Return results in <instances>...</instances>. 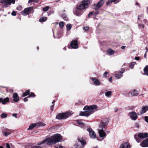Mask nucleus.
<instances>
[{
	"label": "nucleus",
	"mask_w": 148,
	"mask_h": 148,
	"mask_svg": "<svg viewBox=\"0 0 148 148\" xmlns=\"http://www.w3.org/2000/svg\"><path fill=\"white\" fill-rule=\"evenodd\" d=\"M62 137L59 134H56L44 140L42 142H38L37 144L40 145L45 143L48 145H53L60 141Z\"/></svg>",
	"instance_id": "f257e3e1"
},
{
	"label": "nucleus",
	"mask_w": 148,
	"mask_h": 148,
	"mask_svg": "<svg viewBox=\"0 0 148 148\" xmlns=\"http://www.w3.org/2000/svg\"><path fill=\"white\" fill-rule=\"evenodd\" d=\"M89 1L88 0L84 1L82 3L78 5L77 8L73 12L74 14L77 16H81L83 13L82 10L88 8Z\"/></svg>",
	"instance_id": "f03ea898"
},
{
	"label": "nucleus",
	"mask_w": 148,
	"mask_h": 148,
	"mask_svg": "<svg viewBox=\"0 0 148 148\" xmlns=\"http://www.w3.org/2000/svg\"><path fill=\"white\" fill-rule=\"evenodd\" d=\"M97 106L95 105L86 106L84 108V110L85 111L84 112H81L79 115L80 116H88L92 114L94 110L97 109Z\"/></svg>",
	"instance_id": "7ed1b4c3"
},
{
	"label": "nucleus",
	"mask_w": 148,
	"mask_h": 148,
	"mask_svg": "<svg viewBox=\"0 0 148 148\" xmlns=\"http://www.w3.org/2000/svg\"><path fill=\"white\" fill-rule=\"evenodd\" d=\"M70 112H67L64 113H60L57 114L56 118L58 119H66L71 115Z\"/></svg>",
	"instance_id": "20e7f679"
},
{
	"label": "nucleus",
	"mask_w": 148,
	"mask_h": 148,
	"mask_svg": "<svg viewBox=\"0 0 148 148\" xmlns=\"http://www.w3.org/2000/svg\"><path fill=\"white\" fill-rule=\"evenodd\" d=\"M15 1V0H1L0 3L2 4L4 7L7 8L11 3L14 4Z\"/></svg>",
	"instance_id": "39448f33"
},
{
	"label": "nucleus",
	"mask_w": 148,
	"mask_h": 148,
	"mask_svg": "<svg viewBox=\"0 0 148 148\" xmlns=\"http://www.w3.org/2000/svg\"><path fill=\"white\" fill-rule=\"evenodd\" d=\"M33 8L32 7H29L25 8L21 12V13L24 16H26L30 13Z\"/></svg>",
	"instance_id": "423d86ee"
},
{
	"label": "nucleus",
	"mask_w": 148,
	"mask_h": 148,
	"mask_svg": "<svg viewBox=\"0 0 148 148\" xmlns=\"http://www.w3.org/2000/svg\"><path fill=\"white\" fill-rule=\"evenodd\" d=\"M105 0H100L97 4L94 5L93 8L95 10H98L102 6Z\"/></svg>",
	"instance_id": "0eeeda50"
},
{
	"label": "nucleus",
	"mask_w": 148,
	"mask_h": 148,
	"mask_svg": "<svg viewBox=\"0 0 148 148\" xmlns=\"http://www.w3.org/2000/svg\"><path fill=\"white\" fill-rule=\"evenodd\" d=\"M13 131L11 130H10L7 128H5L2 130V134L5 137L8 136L9 135L11 134Z\"/></svg>",
	"instance_id": "6e6552de"
},
{
	"label": "nucleus",
	"mask_w": 148,
	"mask_h": 148,
	"mask_svg": "<svg viewBox=\"0 0 148 148\" xmlns=\"http://www.w3.org/2000/svg\"><path fill=\"white\" fill-rule=\"evenodd\" d=\"M108 121H103L101 122L99 125V128L98 129H103L108 124Z\"/></svg>",
	"instance_id": "1a4fd4ad"
},
{
	"label": "nucleus",
	"mask_w": 148,
	"mask_h": 148,
	"mask_svg": "<svg viewBox=\"0 0 148 148\" xmlns=\"http://www.w3.org/2000/svg\"><path fill=\"white\" fill-rule=\"evenodd\" d=\"M130 116L132 120L135 121L137 119L138 116L137 114L134 112L132 111L129 113Z\"/></svg>",
	"instance_id": "9d476101"
},
{
	"label": "nucleus",
	"mask_w": 148,
	"mask_h": 148,
	"mask_svg": "<svg viewBox=\"0 0 148 148\" xmlns=\"http://www.w3.org/2000/svg\"><path fill=\"white\" fill-rule=\"evenodd\" d=\"M87 130L89 132V135L91 138H96V135L95 133L91 128H88Z\"/></svg>",
	"instance_id": "9b49d317"
},
{
	"label": "nucleus",
	"mask_w": 148,
	"mask_h": 148,
	"mask_svg": "<svg viewBox=\"0 0 148 148\" xmlns=\"http://www.w3.org/2000/svg\"><path fill=\"white\" fill-rule=\"evenodd\" d=\"M98 133L99 135V136L101 138H102L103 139L106 136V134L104 130L102 129H98Z\"/></svg>",
	"instance_id": "f8f14e48"
},
{
	"label": "nucleus",
	"mask_w": 148,
	"mask_h": 148,
	"mask_svg": "<svg viewBox=\"0 0 148 148\" xmlns=\"http://www.w3.org/2000/svg\"><path fill=\"white\" fill-rule=\"evenodd\" d=\"M71 47L74 49L78 48L77 41L76 40H73L71 42Z\"/></svg>",
	"instance_id": "ddd939ff"
},
{
	"label": "nucleus",
	"mask_w": 148,
	"mask_h": 148,
	"mask_svg": "<svg viewBox=\"0 0 148 148\" xmlns=\"http://www.w3.org/2000/svg\"><path fill=\"white\" fill-rule=\"evenodd\" d=\"M140 145L142 147H148V138L143 141L140 143Z\"/></svg>",
	"instance_id": "4468645a"
},
{
	"label": "nucleus",
	"mask_w": 148,
	"mask_h": 148,
	"mask_svg": "<svg viewBox=\"0 0 148 148\" xmlns=\"http://www.w3.org/2000/svg\"><path fill=\"white\" fill-rule=\"evenodd\" d=\"M90 79L92 81L94 84L96 86H98L100 85L101 82L98 79L93 77H91Z\"/></svg>",
	"instance_id": "2eb2a0df"
},
{
	"label": "nucleus",
	"mask_w": 148,
	"mask_h": 148,
	"mask_svg": "<svg viewBox=\"0 0 148 148\" xmlns=\"http://www.w3.org/2000/svg\"><path fill=\"white\" fill-rule=\"evenodd\" d=\"M138 136L141 138L143 139L144 138L148 137V133H139L138 134Z\"/></svg>",
	"instance_id": "dca6fc26"
},
{
	"label": "nucleus",
	"mask_w": 148,
	"mask_h": 148,
	"mask_svg": "<svg viewBox=\"0 0 148 148\" xmlns=\"http://www.w3.org/2000/svg\"><path fill=\"white\" fill-rule=\"evenodd\" d=\"M131 146L128 143H125L121 145L120 148H130Z\"/></svg>",
	"instance_id": "f3484780"
},
{
	"label": "nucleus",
	"mask_w": 148,
	"mask_h": 148,
	"mask_svg": "<svg viewBox=\"0 0 148 148\" xmlns=\"http://www.w3.org/2000/svg\"><path fill=\"white\" fill-rule=\"evenodd\" d=\"M13 101L14 102H18L19 100V97L17 93L15 92L14 93L13 95Z\"/></svg>",
	"instance_id": "a211bd4d"
},
{
	"label": "nucleus",
	"mask_w": 148,
	"mask_h": 148,
	"mask_svg": "<svg viewBox=\"0 0 148 148\" xmlns=\"http://www.w3.org/2000/svg\"><path fill=\"white\" fill-rule=\"evenodd\" d=\"M78 142L81 143V144L83 145H84L86 143V142L85 140L83 138L79 137L77 139Z\"/></svg>",
	"instance_id": "6ab92c4d"
},
{
	"label": "nucleus",
	"mask_w": 148,
	"mask_h": 148,
	"mask_svg": "<svg viewBox=\"0 0 148 148\" xmlns=\"http://www.w3.org/2000/svg\"><path fill=\"white\" fill-rule=\"evenodd\" d=\"M125 70L124 69H122L121 71H120L119 73L116 74L115 75V77L118 79H120L122 76V74L124 72Z\"/></svg>",
	"instance_id": "aec40b11"
},
{
	"label": "nucleus",
	"mask_w": 148,
	"mask_h": 148,
	"mask_svg": "<svg viewBox=\"0 0 148 148\" xmlns=\"http://www.w3.org/2000/svg\"><path fill=\"white\" fill-rule=\"evenodd\" d=\"M148 110V106H143L142 108L141 111L140 112L141 114H143L145 113Z\"/></svg>",
	"instance_id": "412c9836"
},
{
	"label": "nucleus",
	"mask_w": 148,
	"mask_h": 148,
	"mask_svg": "<svg viewBox=\"0 0 148 148\" xmlns=\"http://www.w3.org/2000/svg\"><path fill=\"white\" fill-rule=\"evenodd\" d=\"M35 127H37L36 123H32L29 126L28 128L27 129V130H32Z\"/></svg>",
	"instance_id": "4be33fe9"
},
{
	"label": "nucleus",
	"mask_w": 148,
	"mask_h": 148,
	"mask_svg": "<svg viewBox=\"0 0 148 148\" xmlns=\"http://www.w3.org/2000/svg\"><path fill=\"white\" fill-rule=\"evenodd\" d=\"M130 93L132 95L134 96H136L138 95V91L135 89L133 90Z\"/></svg>",
	"instance_id": "5701e85b"
},
{
	"label": "nucleus",
	"mask_w": 148,
	"mask_h": 148,
	"mask_svg": "<svg viewBox=\"0 0 148 148\" xmlns=\"http://www.w3.org/2000/svg\"><path fill=\"white\" fill-rule=\"evenodd\" d=\"M144 75L148 76V65L146 66L144 69Z\"/></svg>",
	"instance_id": "b1692460"
},
{
	"label": "nucleus",
	"mask_w": 148,
	"mask_h": 148,
	"mask_svg": "<svg viewBox=\"0 0 148 148\" xmlns=\"http://www.w3.org/2000/svg\"><path fill=\"white\" fill-rule=\"evenodd\" d=\"M37 127H38L40 126H43L45 125L46 124L43 122H38L36 123Z\"/></svg>",
	"instance_id": "393cba45"
},
{
	"label": "nucleus",
	"mask_w": 148,
	"mask_h": 148,
	"mask_svg": "<svg viewBox=\"0 0 148 148\" xmlns=\"http://www.w3.org/2000/svg\"><path fill=\"white\" fill-rule=\"evenodd\" d=\"M134 138L135 139L136 141L138 143H139L142 140V139L141 138L138 136L136 135H135Z\"/></svg>",
	"instance_id": "a878e982"
},
{
	"label": "nucleus",
	"mask_w": 148,
	"mask_h": 148,
	"mask_svg": "<svg viewBox=\"0 0 148 148\" xmlns=\"http://www.w3.org/2000/svg\"><path fill=\"white\" fill-rule=\"evenodd\" d=\"M9 100V99L6 97L3 99L2 98V103L3 104H5Z\"/></svg>",
	"instance_id": "bb28decb"
},
{
	"label": "nucleus",
	"mask_w": 148,
	"mask_h": 148,
	"mask_svg": "<svg viewBox=\"0 0 148 148\" xmlns=\"http://www.w3.org/2000/svg\"><path fill=\"white\" fill-rule=\"evenodd\" d=\"M107 53L110 55H112L114 53V51L112 49H109L107 50Z\"/></svg>",
	"instance_id": "cd10ccee"
},
{
	"label": "nucleus",
	"mask_w": 148,
	"mask_h": 148,
	"mask_svg": "<svg viewBox=\"0 0 148 148\" xmlns=\"http://www.w3.org/2000/svg\"><path fill=\"white\" fill-rule=\"evenodd\" d=\"M6 147L7 148H15L14 145L11 144L7 143L6 144Z\"/></svg>",
	"instance_id": "c85d7f7f"
},
{
	"label": "nucleus",
	"mask_w": 148,
	"mask_h": 148,
	"mask_svg": "<svg viewBox=\"0 0 148 148\" xmlns=\"http://www.w3.org/2000/svg\"><path fill=\"white\" fill-rule=\"evenodd\" d=\"M30 92V91L29 90H27L25 91V92L23 94L22 96L24 97L28 95Z\"/></svg>",
	"instance_id": "c756f323"
},
{
	"label": "nucleus",
	"mask_w": 148,
	"mask_h": 148,
	"mask_svg": "<svg viewBox=\"0 0 148 148\" xmlns=\"http://www.w3.org/2000/svg\"><path fill=\"white\" fill-rule=\"evenodd\" d=\"M47 19V18L46 17H42L39 19V21L40 22H44L46 21Z\"/></svg>",
	"instance_id": "7c9ffc66"
},
{
	"label": "nucleus",
	"mask_w": 148,
	"mask_h": 148,
	"mask_svg": "<svg viewBox=\"0 0 148 148\" xmlns=\"http://www.w3.org/2000/svg\"><path fill=\"white\" fill-rule=\"evenodd\" d=\"M112 92L110 91H107L105 93V95L106 97H109L111 95Z\"/></svg>",
	"instance_id": "2f4dec72"
},
{
	"label": "nucleus",
	"mask_w": 148,
	"mask_h": 148,
	"mask_svg": "<svg viewBox=\"0 0 148 148\" xmlns=\"http://www.w3.org/2000/svg\"><path fill=\"white\" fill-rule=\"evenodd\" d=\"M77 122L78 124L80 125L81 126V127H82L84 126V124L82 122H81V120H77Z\"/></svg>",
	"instance_id": "473e14b6"
},
{
	"label": "nucleus",
	"mask_w": 148,
	"mask_h": 148,
	"mask_svg": "<svg viewBox=\"0 0 148 148\" xmlns=\"http://www.w3.org/2000/svg\"><path fill=\"white\" fill-rule=\"evenodd\" d=\"M8 116V115L7 114L5 113H2L1 115V117L2 118H5L7 117Z\"/></svg>",
	"instance_id": "72a5a7b5"
},
{
	"label": "nucleus",
	"mask_w": 148,
	"mask_h": 148,
	"mask_svg": "<svg viewBox=\"0 0 148 148\" xmlns=\"http://www.w3.org/2000/svg\"><path fill=\"white\" fill-rule=\"evenodd\" d=\"M36 96V95H35L34 93L33 92H31L30 94H29V95L27 97H34Z\"/></svg>",
	"instance_id": "f704fd0d"
},
{
	"label": "nucleus",
	"mask_w": 148,
	"mask_h": 148,
	"mask_svg": "<svg viewBox=\"0 0 148 148\" xmlns=\"http://www.w3.org/2000/svg\"><path fill=\"white\" fill-rule=\"evenodd\" d=\"M49 7L48 6H46L43 8L42 10L44 12H46L49 10Z\"/></svg>",
	"instance_id": "c9c22d12"
},
{
	"label": "nucleus",
	"mask_w": 148,
	"mask_h": 148,
	"mask_svg": "<svg viewBox=\"0 0 148 148\" xmlns=\"http://www.w3.org/2000/svg\"><path fill=\"white\" fill-rule=\"evenodd\" d=\"M71 28V26L70 24H68L66 25V28L68 31H69Z\"/></svg>",
	"instance_id": "e433bc0d"
},
{
	"label": "nucleus",
	"mask_w": 148,
	"mask_h": 148,
	"mask_svg": "<svg viewBox=\"0 0 148 148\" xmlns=\"http://www.w3.org/2000/svg\"><path fill=\"white\" fill-rule=\"evenodd\" d=\"M136 62H133L130 63V67L131 69H132L134 66V65L136 64Z\"/></svg>",
	"instance_id": "4c0bfd02"
},
{
	"label": "nucleus",
	"mask_w": 148,
	"mask_h": 148,
	"mask_svg": "<svg viewBox=\"0 0 148 148\" xmlns=\"http://www.w3.org/2000/svg\"><path fill=\"white\" fill-rule=\"evenodd\" d=\"M59 25L60 27L61 28H62L64 26V24L63 22H60Z\"/></svg>",
	"instance_id": "58836bf2"
},
{
	"label": "nucleus",
	"mask_w": 148,
	"mask_h": 148,
	"mask_svg": "<svg viewBox=\"0 0 148 148\" xmlns=\"http://www.w3.org/2000/svg\"><path fill=\"white\" fill-rule=\"evenodd\" d=\"M37 0H29L28 3H30L32 2H37Z\"/></svg>",
	"instance_id": "ea45409f"
},
{
	"label": "nucleus",
	"mask_w": 148,
	"mask_h": 148,
	"mask_svg": "<svg viewBox=\"0 0 148 148\" xmlns=\"http://www.w3.org/2000/svg\"><path fill=\"white\" fill-rule=\"evenodd\" d=\"M112 2V0H108V1L106 3V5H108L110 3H111Z\"/></svg>",
	"instance_id": "a19ab883"
},
{
	"label": "nucleus",
	"mask_w": 148,
	"mask_h": 148,
	"mask_svg": "<svg viewBox=\"0 0 148 148\" xmlns=\"http://www.w3.org/2000/svg\"><path fill=\"white\" fill-rule=\"evenodd\" d=\"M55 148H65L64 147H63L61 145H58L55 147Z\"/></svg>",
	"instance_id": "79ce46f5"
},
{
	"label": "nucleus",
	"mask_w": 148,
	"mask_h": 148,
	"mask_svg": "<svg viewBox=\"0 0 148 148\" xmlns=\"http://www.w3.org/2000/svg\"><path fill=\"white\" fill-rule=\"evenodd\" d=\"M93 13V12H91L90 13H89L88 15V17L90 18V16L92 15Z\"/></svg>",
	"instance_id": "37998d69"
},
{
	"label": "nucleus",
	"mask_w": 148,
	"mask_h": 148,
	"mask_svg": "<svg viewBox=\"0 0 148 148\" xmlns=\"http://www.w3.org/2000/svg\"><path fill=\"white\" fill-rule=\"evenodd\" d=\"M109 73L108 72H105L104 73L103 75V76L104 77H106V75L108 74Z\"/></svg>",
	"instance_id": "c03bdc74"
},
{
	"label": "nucleus",
	"mask_w": 148,
	"mask_h": 148,
	"mask_svg": "<svg viewBox=\"0 0 148 148\" xmlns=\"http://www.w3.org/2000/svg\"><path fill=\"white\" fill-rule=\"evenodd\" d=\"M84 29L85 31H88L89 29L88 27L87 26L83 28Z\"/></svg>",
	"instance_id": "a18cd8bd"
},
{
	"label": "nucleus",
	"mask_w": 148,
	"mask_h": 148,
	"mask_svg": "<svg viewBox=\"0 0 148 148\" xmlns=\"http://www.w3.org/2000/svg\"><path fill=\"white\" fill-rule=\"evenodd\" d=\"M112 2L114 3L115 4H116L117 3H118L119 2V1L118 0H112Z\"/></svg>",
	"instance_id": "49530a36"
},
{
	"label": "nucleus",
	"mask_w": 148,
	"mask_h": 148,
	"mask_svg": "<svg viewBox=\"0 0 148 148\" xmlns=\"http://www.w3.org/2000/svg\"><path fill=\"white\" fill-rule=\"evenodd\" d=\"M16 9L18 10H21L22 9V7L21 6L18 5Z\"/></svg>",
	"instance_id": "de8ad7c7"
},
{
	"label": "nucleus",
	"mask_w": 148,
	"mask_h": 148,
	"mask_svg": "<svg viewBox=\"0 0 148 148\" xmlns=\"http://www.w3.org/2000/svg\"><path fill=\"white\" fill-rule=\"evenodd\" d=\"M11 14L12 16H16V13L15 11H13L12 12V13H11Z\"/></svg>",
	"instance_id": "09e8293b"
},
{
	"label": "nucleus",
	"mask_w": 148,
	"mask_h": 148,
	"mask_svg": "<svg viewBox=\"0 0 148 148\" xmlns=\"http://www.w3.org/2000/svg\"><path fill=\"white\" fill-rule=\"evenodd\" d=\"M138 26L139 27H142L143 28H144V26L143 24H138Z\"/></svg>",
	"instance_id": "8fccbe9b"
},
{
	"label": "nucleus",
	"mask_w": 148,
	"mask_h": 148,
	"mask_svg": "<svg viewBox=\"0 0 148 148\" xmlns=\"http://www.w3.org/2000/svg\"><path fill=\"white\" fill-rule=\"evenodd\" d=\"M12 116H13L15 117L16 118H17V114L15 113L12 114Z\"/></svg>",
	"instance_id": "3c124183"
},
{
	"label": "nucleus",
	"mask_w": 148,
	"mask_h": 148,
	"mask_svg": "<svg viewBox=\"0 0 148 148\" xmlns=\"http://www.w3.org/2000/svg\"><path fill=\"white\" fill-rule=\"evenodd\" d=\"M63 19L64 20L67 21H68V18L66 17H64L63 18Z\"/></svg>",
	"instance_id": "603ef678"
},
{
	"label": "nucleus",
	"mask_w": 148,
	"mask_h": 148,
	"mask_svg": "<svg viewBox=\"0 0 148 148\" xmlns=\"http://www.w3.org/2000/svg\"><path fill=\"white\" fill-rule=\"evenodd\" d=\"M140 59V58L139 57H137L135 58V59L136 60H138Z\"/></svg>",
	"instance_id": "864d4df0"
},
{
	"label": "nucleus",
	"mask_w": 148,
	"mask_h": 148,
	"mask_svg": "<svg viewBox=\"0 0 148 148\" xmlns=\"http://www.w3.org/2000/svg\"><path fill=\"white\" fill-rule=\"evenodd\" d=\"M54 106V104H53L51 106V111H53V108Z\"/></svg>",
	"instance_id": "5fc2aeb1"
},
{
	"label": "nucleus",
	"mask_w": 148,
	"mask_h": 148,
	"mask_svg": "<svg viewBox=\"0 0 148 148\" xmlns=\"http://www.w3.org/2000/svg\"><path fill=\"white\" fill-rule=\"evenodd\" d=\"M27 97H25V98H24V101H27L28 100V99H27Z\"/></svg>",
	"instance_id": "6e6d98bb"
},
{
	"label": "nucleus",
	"mask_w": 148,
	"mask_h": 148,
	"mask_svg": "<svg viewBox=\"0 0 148 148\" xmlns=\"http://www.w3.org/2000/svg\"><path fill=\"white\" fill-rule=\"evenodd\" d=\"M145 49L146 50V53H147L148 51V47H146L145 48Z\"/></svg>",
	"instance_id": "4d7b16f0"
},
{
	"label": "nucleus",
	"mask_w": 148,
	"mask_h": 148,
	"mask_svg": "<svg viewBox=\"0 0 148 148\" xmlns=\"http://www.w3.org/2000/svg\"><path fill=\"white\" fill-rule=\"evenodd\" d=\"M125 46H122L121 47V48L123 49H125Z\"/></svg>",
	"instance_id": "13d9d810"
},
{
	"label": "nucleus",
	"mask_w": 148,
	"mask_h": 148,
	"mask_svg": "<svg viewBox=\"0 0 148 148\" xmlns=\"http://www.w3.org/2000/svg\"><path fill=\"white\" fill-rule=\"evenodd\" d=\"M109 80L110 82H111L112 81V77H110L109 79Z\"/></svg>",
	"instance_id": "bf43d9fd"
},
{
	"label": "nucleus",
	"mask_w": 148,
	"mask_h": 148,
	"mask_svg": "<svg viewBox=\"0 0 148 148\" xmlns=\"http://www.w3.org/2000/svg\"><path fill=\"white\" fill-rule=\"evenodd\" d=\"M99 13V12L97 11L95 12V14L96 15L98 14Z\"/></svg>",
	"instance_id": "052dcab7"
},
{
	"label": "nucleus",
	"mask_w": 148,
	"mask_h": 148,
	"mask_svg": "<svg viewBox=\"0 0 148 148\" xmlns=\"http://www.w3.org/2000/svg\"><path fill=\"white\" fill-rule=\"evenodd\" d=\"M146 54V53H145V54L144 56V57L145 58H147Z\"/></svg>",
	"instance_id": "680f3d73"
},
{
	"label": "nucleus",
	"mask_w": 148,
	"mask_h": 148,
	"mask_svg": "<svg viewBox=\"0 0 148 148\" xmlns=\"http://www.w3.org/2000/svg\"><path fill=\"white\" fill-rule=\"evenodd\" d=\"M2 101V98H0V103Z\"/></svg>",
	"instance_id": "e2e57ef3"
},
{
	"label": "nucleus",
	"mask_w": 148,
	"mask_h": 148,
	"mask_svg": "<svg viewBox=\"0 0 148 148\" xmlns=\"http://www.w3.org/2000/svg\"><path fill=\"white\" fill-rule=\"evenodd\" d=\"M136 5L138 6H139V4L138 3H136Z\"/></svg>",
	"instance_id": "0e129e2a"
},
{
	"label": "nucleus",
	"mask_w": 148,
	"mask_h": 148,
	"mask_svg": "<svg viewBox=\"0 0 148 148\" xmlns=\"http://www.w3.org/2000/svg\"><path fill=\"white\" fill-rule=\"evenodd\" d=\"M55 101H53L52 102V103L53 104H54V103H55Z\"/></svg>",
	"instance_id": "69168bd1"
},
{
	"label": "nucleus",
	"mask_w": 148,
	"mask_h": 148,
	"mask_svg": "<svg viewBox=\"0 0 148 148\" xmlns=\"http://www.w3.org/2000/svg\"><path fill=\"white\" fill-rule=\"evenodd\" d=\"M136 126L138 128V127H139V125H138V124H136Z\"/></svg>",
	"instance_id": "338daca9"
},
{
	"label": "nucleus",
	"mask_w": 148,
	"mask_h": 148,
	"mask_svg": "<svg viewBox=\"0 0 148 148\" xmlns=\"http://www.w3.org/2000/svg\"><path fill=\"white\" fill-rule=\"evenodd\" d=\"M63 49L64 50H66V47H64L63 48Z\"/></svg>",
	"instance_id": "774afa93"
}]
</instances>
